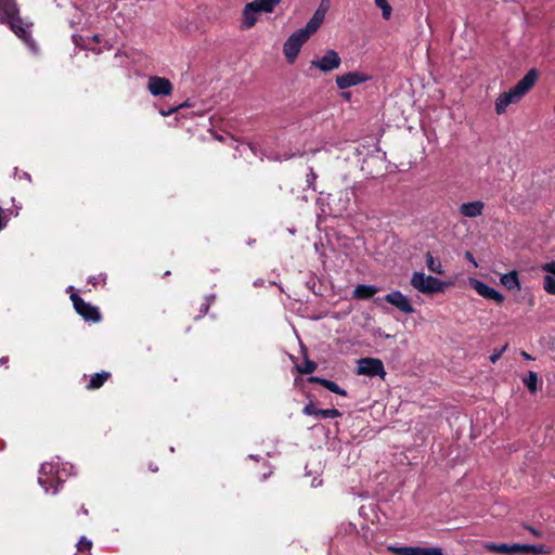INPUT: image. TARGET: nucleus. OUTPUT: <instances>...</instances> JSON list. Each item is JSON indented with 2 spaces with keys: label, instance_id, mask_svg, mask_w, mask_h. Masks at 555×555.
Here are the masks:
<instances>
[{
  "label": "nucleus",
  "instance_id": "412c9836",
  "mask_svg": "<svg viewBox=\"0 0 555 555\" xmlns=\"http://www.w3.org/2000/svg\"><path fill=\"white\" fill-rule=\"evenodd\" d=\"M410 555H443L442 548L438 546L422 547L410 546Z\"/></svg>",
  "mask_w": 555,
  "mask_h": 555
},
{
  "label": "nucleus",
  "instance_id": "423d86ee",
  "mask_svg": "<svg viewBox=\"0 0 555 555\" xmlns=\"http://www.w3.org/2000/svg\"><path fill=\"white\" fill-rule=\"evenodd\" d=\"M309 39L306 38V35L302 33H299L298 30L291 34V36L286 39V41L283 44V54L289 64H294L297 60L302 46L308 41Z\"/></svg>",
  "mask_w": 555,
  "mask_h": 555
},
{
  "label": "nucleus",
  "instance_id": "f704fd0d",
  "mask_svg": "<svg viewBox=\"0 0 555 555\" xmlns=\"http://www.w3.org/2000/svg\"><path fill=\"white\" fill-rule=\"evenodd\" d=\"M315 179H317V175L311 169L310 172L307 175V184L309 188L314 189Z\"/></svg>",
  "mask_w": 555,
  "mask_h": 555
},
{
  "label": "nucleus",
  "instance_id": "09e8293b",
  "mask_svg": "<svg viewBox=\"0 0 555 555\" xmlns=\"http://www.w3.org/2000/svg\"><path fill=\"white\" fill-rule=\"evenodd\" d=\"M343 96L346 98V99H349L350 94L349 93H343Z\"/></svg>",
  "mask_w": 555,
  "mask_h": 555
},
{
  "label": "nucleus",
  "instance_id": "9d476101",
  "mask_svg": "<svg viewBox=\"0 0 555 555\" xmlns=\"http://www.w3.org/2000/svg\"><path fill=\"white\" fill-rule=\"evenodd\" d=\"M371 79V77L363 72H349L343 75L336 76V85L339 89L345 90L363 82H366Z\"/></svg>",
  "mask_w": 555,
  "mask_h": 555
},
{
  "label": "nucleus",
  "instance_id": "ddd939ff",
  "mask_svg": "<svg viewBox=\"0 0 555 555\" xmlns=\"http://www.w3.org/2000/svg\"><path fill=\"white\" fill-rule=\"evenodd\" d=\"M473 288L483 298L493 300L498 304H501L504 300V297L502 294H500L498 291H495L493 287H490L486 283L478 281V280H472L470 282Z\"/></svg>",
  "mask_w": 555,
  "mask_h": 555
},
{
  "label": "nucleus",
  "instance_id": "864d4df0",
  "mask_svg": "<svg viewBox=\"0 0 555 555\" xmlns=\"http://www.w3.org/2000/svg\"><path fill=\"white\" fill-rule=\"evenodd\" d=\"M152 470H153V472H157V467L152 466Z\"/></svg>",
  "mask_w": 555,
  "mask_h": 555
},
{
  "label": "nucleus",
  "instance_id": "4be33fe9",
  "mask_svg": "<svg viewBox=\"0 0 555 555\" xmlns=\"http://www.w3.org/2000/svg\"><path fill=\"white\" fill-rule=\"evenodd\" d=\"M322 22L311 17L304 28L297 29L299 33L306 35V38L309 39L317 30L321 27Z\"/></svg>",
  "mask_w": 555,
  "mask_h": 555
},
{
  "label": "nucleus",
  "instance_id": "49530a36",
  "mask_svg": "<svg viewBox=\"0 0 555 555\" xmlns=\"http://www.w3.org/2000/svg\"><path fill=\"white\" fill-rule=\"evenodd\" d=\"M92 40H93V41H99V36H98V35H94V36L92 37Z\"/></svg>",
  "mask_w": 555,
  "mask_h": 555
},
{
  "label": "nucleus",
  "instance_id": "a19ab883",
  "mask_svg": "<svg viewBox=\"0 0 555 555\" xmlns=\"http://www.w3.org/2000/svg\"><path fill=\"white\" fill-rule=\"evenodd\" d=\"M376 335H378L379 337H383V338H389L390 335L389 334H386L385 332H383L380 328H378L376 331Z\"/></svg>",
  "mask_w": 555,
  "mask_h": 555
},
{
  "label": "nucleus",
  "instance_id": "39448f33",
  "mask_svg": "<svg viewBox=\"0 0 555 555\" xmlns=\"http://www.w3.org/2000/svg\"><path fill=\"white\" fill-rule=\"evenodd\" d=\"M410 283L414 289L425 295L441 293L447 286L446 282L418 271L412 274Z\"/></svg>",
  "mask_w": 555,
  "mask_h": 555
},
{
  "label": "nucleus",
  "instance_id": "2f4dec72",
  "mask_svg": "<svg viewBox=\"0 0 555 555\" xmlns=\"http://www.w3.org/2000/svg\"><path fill=\"white\" fill-rule=\"evenodd\" d=\"M542 270L555 278V261L543 264Z\"/></svg>",
  "mask_w": 555,
  "mask_h": 555
},
{
  "label": "nucleus",
  "instance_id": "a18cd8bd",
  "mask_svg": "<svg viewBox=\"0 0 555 555\" xmlns=\"http://www.w3.org/2000/svg\"><path fill=\"white\" fill-rule=\"evenodd\" d=\"M242 146L244 147V150H249L251 153H255L254 147L250 144H243Z\"/></svg>",
  "mask_w": 555,
  "mask_h": 555
},
{
  "label": "nucleus",
  "instance_id": "c03bdc74",
  "mask_svg": "<svg viewBox=\"0 0 555 555\" xmlns=\"http://www.w3.org/2000/svg\"><path fill=\"white\" fill-rule=\"evenodd\" d=\"M521 356H522V358H524V359H526V360H532V357H531L529 353H527L526 351H522V352H521Z\"/></svg>",
  "mask_w": 555,
  "mask_h": 555
},
{
  "label": "nucleus",
  "instance_id": "c756f323",
  "mask_svg": "<svg viewBox=\"0 0 555 555\" xmlns=\"http://www.w3.org/2000/svg\"><path fill=\"white\" fill-rule=\"evenodd\" d=\"M91 546L92 542L88 540L86 537H82L77 543V547L79 551H89Z\"/></svg>",
  "mask_w": 555,
  "mask_h": 555
},
{
  "label": "nucleus",
  "instance_id": "6ab92c4d",
  "mask_svg": "<svg viewBox=\"0 0 555 555\" xmlns=\"http://www.w3.org/2000/svg\"><path fill=\"white\" fill-rule=\"evenodd\" d=\"M515 553L545 554L547 550L544 545L514 544V554Z\"/></svg>",
  "mask_w": 555,
  "mask_h": 555
},
{
  "label": "nucleus",
  "instance_id": "ea45409f",
  "mask_svg": "<svg viewBox=\"0 0 555 555\" xmlns=\"http://www.w3.org/2000/svg\"><path fill=\"white\" fill-rule=\"evenodd\" d=\"M212 299H214V297L207 298V302L205 305H203V307H202V310H201L202 312H207V310L209 308V305L212 301Z\"/></svg>",
  "mask_w": 555,
  "mask_h": 555
},
{
  "label": "nucleus",
  "instance_id": "473e14b6",
  "mask_svg": "<svg viewBox=\"0 0 555 555\" xmlns=\"http://www.w3.org/2000/svg\"><path fill=\"white\" fill-rule=\"evenodd\" d=\"M105 281H106V274H104V273H101L96 276H91L89 279V282L92 283L93 285H96L98 283H101V282L105 283Z\"/></svg>",
  "mask_w": 555,
  "mask_h": 555
},
{
  "label": "nucleus",
  "instance_id": "1a4fd4ad",
  "mask_svg": "<svg viewBox=\"0 0 555 555\" xmlns=\"http://www.w3.org/2000/svg\"><path fill=\"white\" fill-rule=\"evenodd\" d=\"M70 299L73 301L74 308L76 312L83 318L85 321L88 322H100L101 313L99 308L86 302L82 298H80L77 294L73 293L70 295Z\"/></svg>",
  "mask_w": 555,
  "mask_h": 555
},
{
  "label": "nucleus",
  "instance_id": "dca6fc26",
  "mask_svg": "<svg viewBox=\"0 0 555 555\" xmlns=\"http://www.w3.org/2000/svg\"><path fill=\"white\" fill-rule=\"evenodd\" d=\"M500 281L502 285L509 291H520L521 288L517 271H511L508 273L502 274Z\"/></svg>",
  "mask_w": 555,
  "mask_h": 555
},
{
  "label": "nucleus",
  "instance_id": "603ef678",
  "mask_svg": "<svg viewBox=\"0 0 555 555\" xmlns=\"http://www.w3.org/2000/svg\"><path fill=\"white\" fill-rule=\"evenodd\" d=\"M152 470H153V472H157V467L152 466Z\"/></svg>",
  "mask_w": 555,
  "mask_h": 555
},
{
  "label": "nucleus",
  "instance_id": "37998d69",
  "mask_svg": "<svg viewBox=\"0 0 555 555\" xmlns=\"http://www.w3.org/2000/svg\"><path fill=\"white\" fill-rule=\"evenodd\" d=\"M73 40L76 44H80V41L79 40H82L81 37L77 36V35H73Z\"/></svg>",
  "mask_w": 555,
  "mask_h": 555
},
{
  "label": "nucleus",
  "instance_id": "7ed1b4c3",
  "mask_svg": "<svg viewBox=\"0 0 555 555\" xmlns=\"http://www.w3.org/2000/svg\"><path fill=\"white\" fill-rule=\"evenodd\" d=\"M0 22L8 23L16 36L29 47L33 52L37 51L35 41L30 38L28 26H22L17 16V8L13 0H0Z\"/></svg>",
  "mask_w": 555,
  "mask_h": 555
},
{
  "label": "nucleus",
  "instance_id": "7c9ffc66",
  "mask_svg": "<svg viewBox=\"0 0 555 555\" xmlns=\"http://www.w3.org/2000/svg\"><path fill=\"white\" fill-rule=\"evenodd\" d=\"M189 104L185 102L183 104H180L179 106H176V107H172V108H169V109H160V115L163 116H170L171 114H173L175 112H177L178 109L182 108V107H185L188 106Z\"/></svg>",
  "mask_w": 555,
  "mask_h": 555
},
{
  "label": "nucleus",
  "instance_id": "3c124183",
  "mask_svg": "<svg viewBox=\"0 0 555 555\" xmlns=\"http://www.w3.org/2000/svg\"><path fill=\"white\" fill-rule=\"evenodd\" d=\"M24 177H25L26 179H28V180L30 179L29 175H28V173H26V172H24Z\"/></svg>",
  "mask_w": 555,
  "mask_h": 555
},
{
  "label": "nucleus",
  "instance_id": "4468645a",
  "mask_svg": "<svg viewBox=\"0 0 555 555\" xmlns=\"http://www.w3.org/2000/svg\"><path fill=\"white\" fill-rule=\"evenodd\" d=\"M485 203L482 201L466 202L460 205L459 212L466 218H477L483 214Z\"/></svg>",
  "mask_w": 555,
  "mask_h": 555
},
{
  "label": "nucleus",
  "instance_id": "20e7f679",
  "mask_svg": "<svg viewBox=\"0 0 555 555\" xmlns=\"http://www.w3.org/2000/svg\"><path fill=\"white\" fill-rule=\"evenodd\" d=\"M282 0H254L245 4L242 12V28L250 29L259 21L260 14H271Z\"/></svg>",
  "mask_w": 555,
  "mask_h": 555
},
{
  "label": "nucleus",
  "instance_id": "8fccbe9b",
  "mask_svg": "<svg viewBox=\"0 0 555 555\" xmlns=\"http://www.w3.org/2000/svg\"><path fill=\"white\" fill-rule=\"evenodd\" d=\"M286 158H287V157H285V158L275 157L274 159H275V160H280V162H281V160L286 159Z\"/></svg>",
  "mask_w": 555,
  "mask_h": 555
},
{
  "label": "nucleus",
  "instance_id": "393cba45",
  "mask_svg": "<svg viewBox=\"0 0 555 555\" xmlns=\"http://www.w3.org/2000/svg\"><path fill=\"white\" fill-rule=\"evenodd\" d=\"M375 5L380 9L382 16L385 21L390 20L392 14V8L388 0H374Z\"/></svg>",
  "mask_w": 555,
  "mask_h": 555
},
{
  "label": "nucleus",
  "instance_id": "b1692460",
  "mask_svg": "<svg viewBox=\"0 0 555 555\" xmlns=\"http://www.w3.org/2000/svg\"><path fill=\"white\" fill-rule=\"evenodd\" d=\"M108 376H109V374L105 373V372L94 374L93 376H91V378L89 380L88 388L89 389L100 388L105 383V380L108 378Z\"/></svg>",
  "mask_w": 555,
  "mask_h": 555
},
{
  "label": "nucleus",
  "instance_id": "f3484780",
  "mask_svg": "<svg viewBox=\"0 0 555 555\" xmlns=\"http://www.w3.org/2000/svg\"><path fill=\"white\" fill-rule=\"evenodd\" d=\"M309 380L311 383H318V384L324 386L326 389H328L332 392H335V393L340 395L343 397L347 396L346 390L341 389L335 382H332V380H328V379H325V378H321V377H317V376H311L309 378Z\"/></svg>",
  "mask_w": 555,
  "mask_h": 555
},
{
  "label": "nucleus",
  "instance_id": "f8f14e48",
  "mask_svg": "<svg viewBox=\"0 0 555 555\" xmlns=\"http://www.w3.org/2000/svg\"><path fill=\"white\" fill-rule=\"evenodd\" d=\"M147 89L154 96L169 95L172 92V85L167 78L153 76L149 79Z\"/></svg>",
  "mask_w": 555,
  "mask_h": 555
},
{
  "label": "nucleus",
  "instance_id": "f03ea898",
  "mask_svg": "<svg viewBox=\"0 0 555 555\" xmlns=\"http://www.w3.org/2000/svg\"><path fill=\"white\" fill-rule=\"evenodd\" d=\"M538 79L535 69H530L521 80L517 82L512 89L503 92L495 101V112L503 114L506 112L508 105L519 102L522 96L533 87Z\"/></svg>",
  "mask_w": 555,
  "mask_h": 555
},
{
  "label": "nucleus",
  "instance_id": "c85d7f7f",
  "mask_svg": "<svg viewBox=\"0 0 555 555\" xmlns=\"http://www.w3.org/2000/svg\"><path fill=\"white\" fill-rule=\"evenodd\" d=\"M388 550L396 555H410V546H388Z\"/></svg>",
  "mask_w": 555,
  "mask_h": 555
},
{
  "label": "nucleus",
  "instance_id": "79ce46f5",
  "mask_svg": "<svg viewBox=\"0 0 555 555\" xmlns=\"http://www.w3.org/2000/svg\"><path fill=\"white\" fill-rule=\"evenodd\" d=\"M527 529H528L532 534H534V535H537V537H540V535H541L540 531H538V530H537V529H534L533 527H527Z\"/></svg>",
  "mask_w": 555,
  "mask_h": 555
},
{
  "label": "nucleus",
  "instance_id": "58836bf2",
  "mask_svg": "<svg viewBox=\"0 0 555 555\" xmlns=\"http://www.w3.org/2000/svg\"><path fill=\"white\" fill-rule=\"evenodd\" d=\"M321 483H322V480H321V479H319L318 477H314V478L312 479V481H311V487H312V488H317V487L321 486Z\"/></svg>",
  "mask_w": 555,
  "mask_h": 555
},
{
  "label": "nucleus",
  "instance_id": "aec40b11",
  "mask_svg": "<svg viewBox=\"0 0 555 555\" xmlns=\"http://www.w3.org/2000/svg\"><path fill=\"white\" fill-rule=\"evenodd\" d=\"M485 548L495 553L502 554H514V544L509 545L506 543H492L488 542L485 544Z\"/></svg>",
  "mask_w": 555,
  "mask_h": 555
},
{
  "label": "nucleus",
  "instance_id": "cd10ccee",
  "mask_svg": "<svg viewBox=\"0 0 555 555\" xmlns=\"http://www.w3.org/2000/svg\"><path fill=\"white\" fill-rule=\"evenodd\" d=\"M317 369V364L311 360H305L301 366L298 367V371L302 374H310L314 372Z\"/></svg>",
  "mask_w": 555,
  "mask_h": 555
},
{
  "label": "nucleus",
  "instance_id": "de8ad7c7",
  "mask_svg": "<svg viewBox=\"0 0 555 555\" xmlns=\"http://www.w3.org/2000/svg\"><path fill=\"white\" fill-rule=\"evenodd\" d=\"M345 195H346V202H349V196H348V195H349V192H348V191H346V192H345Z\"/></svg>",
  "mask_w": 555,
  "mask_h": 555
},
{
  "label": "nucleus",
  "instance_id": "2eb2a0df",
  "mask_svg": "<svg viewBox=\"0 0 555 555\" xmlns=\"http://www.w3.org/2000/svg\"><path fill=\"white\" fill-rule=\"evenodd\" d=\"M304 414L313 415L318 418H336L340 416V412L337 409H318L310 402L304 408Z\"/></svg>",
  "mask_w": 555,
  "mask_h": 555
},
{
  "label": "nucleus",
  "instance_id": "0eeeda50",
  "mask_svg": "<svg viewBox=\"0 0 555 555\" xmlns=\"http://www.w3.org/2000/svg\"><path fill=\"white\" fill-rule=\"evenodd\" d=\"M340 64L341 59L338 52L327 49L322 56H317L310 62V67L327 74L339 68Z\"/></svg>",
  "mask_w": 555,
  "mask_h": 555
},
{
  "label": "nucleus",
  "instance_id": "a878e982",
  "mask_svg": "<svg viewBox=\"0 0 555 555\" xmlns=\"http://www.w3.org/2000/svg\"><path fill=\"white\" fill-rule=\"evenodd\" d=\"M522 383L531 393H534L538 389V374L534 372H529L527 377L522 379Z\"/></svg>",
  "mask_w": 555,
  "mask_h": 555
},
{
  "label": "nucleus",
  "instance_id": "bb28decb",
  "mask_svg": "<svg viewBox=\"0 0 555 555\" xmlns=\"http://www.w3.org/2000/svg\"><path fill=\"white\" fill-rule=\"evenodd\" d=\"M543 287L548 294L555 295V278L551 274H547L544 278Z\"/></svg>",
  "mask_w": 555,
  "mask_h": 555
},
{
  "label": "nucleus",
  "instance_id": "f257e3e1",
  "mask_svg": "<svg viewBox=\"0 0 555 555\" xmlns=\"http://www.w3.org/2000/svg\"><path fill=\"white\" fill-rule=\"evenodd\" d=\"M74 466L68 463H63L61 466L60 459L56 457L50 462H46L40 466L38 483L43 488L46 493L53 489L52 493L55 494L59 486L65 478L73 474Z\"/></svg>",
  "mask_w": 555,
  "mask_h": 555
},
{
  "label": "nucleus",
  "instance_id": "a211bd4d",
  "mask_svg": "<svg viewBox=\"0 0 555 555\" xmlns=\"http://www.w3.org/2000/svg\"><path fill=\"white\" fill-rule=\"evenodd\" d=\"M378 292V288L372 285H358L353 291V297L359 299H369Z\"/></svg>",
  "mask_w": 555,
  "mask_h": 555
},
{
  "label": "nucleus",
  "instance_id": "5fc2aeb1",
  "mask_svg": "<svg viewBox=\"0 0 555 555\" xmlns=\"http://www.w3.org/2000/svg\"><path fill=\"white\" fill-rule=\"evenodd\" d=\"M5 361H7V359H4V358H2V359L0 360V362H1V363H4Z\"/></svg>",
  "mask_w": 555,
  "mask_h": 555
},
{
  "label": "nucleus",
  "instance_id": "e433bc0d",
  "mask_svg": "<svg viewBox=\"0 0 555 555\" xmlns=\"http://www.w3.org/2000/svg\"><path fill=\"white\" fill-rule=\"evenodd\" d=\"M330 7H331L330 0H321L318 9L320 11H323L324 13H327V11L330 10Z\"/></svg>",
  "mask_w": 555,
  "mask_h": 555
},
{
  "label": "nucleus",
  "instance_id": "6e6552de",
  "mask_svg": "<svg viewBox=\"0 0 555 555\" xmlns=\"http://www.w3.org/2000/svg\"><path fill=\"white\" fill-rule=\"evenodd\" d=\"M357 373L369 377L379 376L383 379L386 376L382 360L376 358H362L358 360Z\"/></svg>",
  "mask_w": 555,
  "mask_h": 555
},
{
  "label": "nucleus",
  "instance_id": "c9c22d12",
  "mask_svg": "<svg viewBox=\"0 0 555 555\" xmlns=\"http://www.w3.org/2000/svg\"><path fill=\"white\" fill-rule=\"evenodd\" d=\"M8 218L2 207H0V231L7 227Z\"/></svg>",
  "mask_w": 555,
  "mask_h": 555
},
{
  "label": "nucleus",
  "instance_id": "4c0bfd02",
  "mask_svg": "<svg viewBox=\"0 0 555 555\" xmlns=\"http://www.w3.org/2000/svg\"><path fill=\"white\" fill-rule=\"evenodd\" d=\"M325 15H326V13L317 9L315 12L313 13L312 17L323 23Z\"/></svg>",
  "mask_w": 555,
  "mask_h": 555
},
{
  "label": "nucleus",
  "instance_id": "72a5a7b5",
  "mask_svg": "<svg viewBox=\"0 0 555 555\" xmlns=\"http://www.w3.org/2000/svg\"><path fill=\"white\" fill-rule=\"evenodd\" d=\"M507 346H504L503 348H501L500 350H495L491 356H490V361L492 363H495L503 354V352L505 351Z\"/></svg>",
  "mask_w": 555,
  "mask_h": 555
},
{
  "label": "nucleus",
  "instance_id": "5701e85b",
  "mask_svg": "<svg viewBox=\"0 0 555 555\" xmlns=\"http://www.w3.org/2000/svg\"><path fill=\"white\" fill-rule=\"evenodd\" d=\"M426 264L429 271L437 274L443 273L441 262L438 259H436L430 253L426 254Z\"/></svg>",
  "mask_w": 555,
  "mask_h": 555
},
{
  "label": "nucleus",
  "instance_id": "9b49d317",
  "mask_svg": "<svg viewBox=\"0 0 555 555\" xmlns=\"http://www.w3.org/2000/svg\"><path fill=\"white\" fill-rule=\"evenodd\" d=\"M384 299L396 307L399 311L411 314L414 312L413 305L406 295L402 294L400 291H392L388 293Z\"/></svg>",
  "mask_w": 555,
  "mask_h": 555
}]
</instances>
